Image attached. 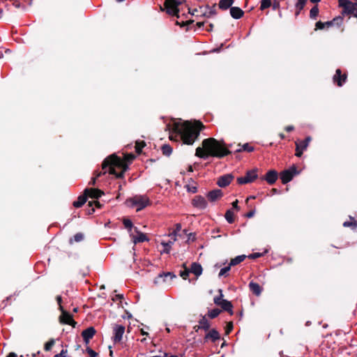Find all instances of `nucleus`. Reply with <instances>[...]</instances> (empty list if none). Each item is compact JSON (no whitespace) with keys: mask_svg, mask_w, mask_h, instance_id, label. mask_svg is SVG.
Masks as SVG:
<instances>
[{"mask_svg":"<svg viewBox=\"0 0 357 357\" xmlns=\"http://www.w3.org/2000/svg\"><path fill=\"white\" fill-rule=\"evenodd\" d=\"M261 256V253L256 252V253L251 254L250 255L248 256V257L251 258V259H255V258L259 257Z\"/></svg>","mask_w":357,"mask_h":357,"instance_id":"nucleus-53","label":"nucleus"},{"mask_svg":"<svg viewBox=\"0 0 357 357\" xmlns=\"http://www.w3.org/2000/svg\"><path fill=\"white\" fill-rule=\"evenodd\" d=\"M219 306H220L223 310L229 312L230 314H233V305L230 301L225 300L220 303Z\"/></svg>","mask_w":357,"mask_h":357,"instance_id":"nucleus-25","label":"nucleus"},{"mask_svg":"<svg viewBox=\"0 0 357 357\" xmlns=\"http://www.w3.org/2000/svg\"><path fill=\"white\" fill-rule=\"evenodd\" d=\"M324 24H326V27H330V26L334 25L333 20L326 22H324Z\"/></svg>","mask_w":357,"mask_h":357,"instance_id":"nucleus-57","label":"nucleus"},{"mask_svg":"<svg viewBox=\"0 0 357 357\" xmlns=\"http://www.w3.org/2000/svg\"><path fill=\"white\" fill-rule=\"evenodd\" d=\"M244 151L247 152H252L254 151V147L246 143L242 146V149H239L238 151Z\"/></svg>","mask_w":357,"mask_h":357,"instance_id":"nucleus-40","label":"nucleus"},{"mask_svg":"<svg viewBox=\"0 0 357 357\" xmlns=\"http://www.w3.org/2000/svg\"><path fill=\"white\" fill-rule=\"evenodd\" d=\"M238 200H236L235 202H234L232 203V206H233V208H236V209H237V210H238Z\"/></svg>","mask_w":357,"mask_h":357,"instance_id":"nucleus-58","label":"nucleus"},{"mask_svg":"<svg viewBox=\"0 0 357 357\" xmlns=\"http://www.w3.org/2000/svg\"><path fill=\"white\" fill-rule=\"evenodd\" d=\"M192 204L193 206L198 208L199 209H204L207 207L208 205L205 198L202 196L195 197V198L192 199Z\"/></svg>","mask_w":357,"mask_h":357,"instance_id":"nucleus-14","label":"nucleus"},{"mask_svg":"<svg viewBox=\"0 0 357 357\" xmlns=\"http://www.w3.org/2000/svg\"><path fill=\"white\" fill-rule=\"evenodd\" d=\"M169 236H173V240H169L167 241H161L160 243L164 248L163 250L161 251V253L169 254L170 252L172 245L176 241V231H172L169 234Z\"/></svg>","mask_w":357,"mask_h":357,"instance_id":"nucleus-10","label":"nucleus"},{"mask_svg":"<svg viewBox=\"0 0 357 357\" xmlns=\"http://www.w3.org/2000/svg\"><path fill=\"white\" fill-rule=\"evenodd\" d=\"M220 338V333L215 329H211L206 335L205 340H211V342H215Z\"/></svg>","mask_w":357,"mask_h":357,"instance_id":"nucleus-19","label":"nucleus"},{"mask_svg":"<svg viewBox=\"0 0 357 357\" xmlns=\"http://www.w3.org/2000/svg\"><path fill=\"white\" fill-rule=\"evenodd\" d=\"M159 277L164 278V281H165V279L167 277H169L170 279H173V278H176V275L172 272H167V273H162L160 274Z\"/></svg>","mask_w":357,"mask_h":357,"instance_id":"nucleus-42","label":"nucleus"},{"mask_svg":"<svg viewBox=\"0 0 357 357\" xmlns=\"http://www.w3.org/2000/svg\"><path fill=\"white\" fill-rule=\"evenodd\" d=\"M220 312L221 310H219L218 308H215L208 311V316L211 319H214L220 314Z\"/></svg>","mask_w":357,"mask_h":357,"instance_id":"nucleus-34","label":"nucleus"},{"mask_svg":"<svg viewBox=\"0 0 357 357\" xmlns=\"http://www.w3.org/2000/svg\"><path fill=\"white\" fill-rule=\"evenodd\" d=\"M296 174V168L293 166L289 169L284 170L280 173V179L283 184L291 181L294 176Z\"/></svg>","mask_w":357,"mask_h":357,"instance_id":"nucleus-8","label":"nucleus"},{"mask_svg":"<svg viewBox=\"0 0 357 357\" xmlns=\"http://www.w3.org/2000/svg\"><path fill=\"white\" fill-rule=\"evenodd\" d=\"M215 4H214L212 7H210L208 6H206V8L208 9V12H206L204 15V16L207 17H211L212 15H214L216 14V11H215Z\"/></svg>","mask_w":357,"mask_h":357,"instance_id":"nucleus-33","label":"nucleus"},{"mask_svg":"<svg viewBox=\"0 0 357 357\" xmlns=\"http://www.w3.org/2000/svg\"><path fill=\"white\" fill-rule=\"evenodd\" d=\"M219 292H220V296H215L214 298H213V302L215 305H219L220 304L221 302L224 301L225 299H222V297H223V294H222V289H219Z\"/></svg>","mask_w":357,"mask_h":357,"instance_id":"nucleus-39","label":"nucleus"},{"mask_svg":"<svg viewBox=\"0 0 357 357\" xmlns=\"http://www.w3.org/2000/svg\"><path fill=\"white\" fill-rule=\"evenodd\" d=\"M126 170V167L123 165V162L121 158L115 155H112L103 161L102 171L91 178L89 181V185H94L96 178L107 172H109V174L115 175L116 178H121L123 176Z\"/></svg>","mask_w":357,"mask_h":357,"instance_id":"nucleus-3","label":"nucleus"},{"mask_svg":"<svg viewBox=\"0 0 357 357\" xmlns=\"http://www.w3.org/2000/svg\"><path fill=\"white\" fill-rule=\"evenodd\" d=\"M146 146V143L144 141H137L135 143V151L139 154L142 152V149Z\"/></svg>","mask_w":357,"mask_h":357,"instance_id":"nucleus-32","label":"nucleus"},{"mask_svg":"<svg viewBox=\"0 0 357 357\" xmlns=\"http://www.w3.org/2000/svg\"><path fill=\"white\" fill-rule=\"evenodd\" d=\"M231 266L230 264L227 266H225L222 268L220 269V273H219V276H222L224 275H225L231 268Z\"/></svg>","mask_w":357,"mask_h":357,"instance_id":"nucleus-45","label":"nucleus"},{"mask_svg":"<svg viewBox=\"0 0 357 357\" xmlns=\"http://www.w3.org/2000/svg\"><path fill=\"white\" fill-rule=\"evenodd\" d=\"M233 178L234 176L231 174L223 175L218 178L217 184L221 188H225L231 183Z\"/></svg>","mask_w":357,"mask_h":357,"instance_id":"nucleus-16","label":"nucleus"},{"mask_svg":"<svg viewBox=\"0 0 357 357\" xmlns=\"http://www.w3.org/2000/svg\"><path fill=\"white\" fill-rule=\"evenodd\" d=\"M343 226L344 227H357V222H356V221H353V222L346 221V222H344L343 223Z\"/></svg>","mask_w":357,"mask_h":357,"instance_id":"nucleus-46","label":"nucleus"},{"mask_svg":"<svg viewBox=\"0 0 357 357\" xmlns=\"http://www.w3.org/2000/svg\"><path fill=\"white\" fill-rule=\"evenodd\" d=\"M225 218L229 223H233L234 222V212L231 210H227L225 213Z\"/></svg>","mask_w":357,"mask_h":357,"instance_id":"nucleus-30","label":"nucleus"},{"mask_svg":"<svg viewBox=\"0 0 357 357\" xmlns=\"http://www.w3.org/2000/svg\"><path fill=\"white\" fill-rule=\"evenodd\" d=\"M181 229V226L180 224H176V229L174 231H176V234L178 233V231H179Z\"/></svg>","mask_w":357,"mask_h":357,"instance_id":"nucleus-59","label":"nucleus"},{"mask_svg":"<svg viewBox=\"0 0 357 357\" xmlns=\"http://www.w3.org/2000/svg\"><path fill=\"white\" fill-rule=\"evenodd\" d=\"M135 158V155H134L133 154H132V153H130V154H126V155H125V160H126V161H128V162H131V161H132V160H134V158Z\"/></svg>","mask_w":357,"mask_h":357,"instance_id":"nucleus-50","label":"nucleus"},{"mask_svg":"<svg viewBox=\"0 0 357 357\" xmlns=\"http://www.w3.org/2000/svg\"><path fill=\"white\" fill-rule=\"evenodd\" d=\"M161 150H162L163 155H167V156L170 155L172 153V148L168 144L162 145Z\"/></svg>","mask_w":357,"mask_h":357,"instance_id":"nucleus-31","label":"nucleus"},{"mask_svg":"<svg viewBox=\"0 0 357 357\" xmlns=\"http://www.w3.org/2000/svg\"><path fill=\"white\" fill-rule=\"evenodd\" d=\"M54 344V340H50V341L47 342L45 344L44 349L45 351H50L52 348L53 345Z\"/></svg>","mask_w":357,"mask_h":357,"instance_id":"nucleus-43","label":"nucleus"},{"mask_svg":"<svg viewBox=\"0 0 357 357\" xmlns=\"http://www.w3.org/2000/svg\"><path fill=\"white\" fill-rule=\"evenodd\" d=\"M125 333V327L122 325H115L113 327V341L114 343L120 342L122 340L123 335Z\"/></svg>","mask_w":357,"mask_h":357,"instance_id":"nucleus-9","label":"nucleus"},{"mask_svg":"<svg viewBox=\"0 0 357 357\" xmlns=\"http://www.w3.org/2000/svg\"><path fill=\"white\" fill-rule=\"evenodd\" d=\"M181 3L178 0H165V7L167 13L170 15L178 17L179 9L178 7Z\"/></svg>","mask_w":357,"mask_h":357,"instance_id":"nucleus-5","label":"nucleus"},{"mask_svg":"<svg viewBox=\"0 0 357 357\" xmlns=\"http://www.w3.org/2000/svg\"><path fill=\"white\" fill-rule=\"evenodd\" d=\"M244 12L239 7H231L230 15L234 19H240L243 16Z\"/></svg>","mask_w":357,"mask_h":357,"instance_id":"nucleus-21","label":"nucleus"},{"mask_svg":"<svg viewBox=\"0 0 357 357\" xmlns=\"http://www.w3.org/2000/svg\"><path fill=\"white\" fill-rule=\"evenodd\" d=\"M258 175L256 169H252L248 171L244 176H241L237 178V183L240 185H243L246 183H250L253 182L257 178Z\"/></svg>","mask_w":357,"mask_h":357,"instance_id":"nucleus-7","label":"nucleus"},{"mask_svg":"<svg viewBox=\"0 0 357 357\" xmlns=\"http://www.w3.org/2000/svg\"><path fill=\"white\" fill-rule=\"evenodd\" d=\"M319 15V8L317 6L312 7L310 11V17L312 19H316Z\"/></svg>","mask_w":357,"mask_h":357,"instance_id":"nucleus-36","label":"nucleus"},{"mask_svg":"<svg viewBox=\"0 0 357 357\" xmlns=\"http://www.w3.org/2000/svg\"><path fill=\"white\" fill-rule=\"evenodd\" d=\"M84 194L86 197H89L93 199H98L100 197L104 194V192L97 188H86L84 190Z\"/></svg>","mask_w":357,"mask_h":357,"instance_id":"nucleus-13","label":"nucleus"},{"mask_svg":"<svg viewBox=\"0 0 357 357\" xmlns=\"http://www.w3.org/2000/svg\"><path fill=\"white\" fill-rule=\"evenodd\" d=\"M234 2V0H220L218 6L221 10H227L231 8Z\"/></svg>","mask_w":357,"mask_h":357,"instance_id":"nucleus-26","label":"nucleus"},{"mask_svg":"<svg viewBox=\"0 0 357 357\" xmlns=\"http://www.w3.org/2000/svg\"><path fill=\"white\" fill-rule=\"evenodd\" d=\"M96 333V331L93 327H89L86 328V330H84L82 333V336L83 337V340L86 343L89 342L91 339L94 336Z\"/></svg>","mask_w":357,"mask_h":357,"instance_id":"nucleus-17","label":"nucleus"},{"mask_svg":"<svg viewBox=\"0 0 357 357\" xmlns=\"http://www.w3.org/2000/svg\"><path fill=\"white\" fill-rule=\"evenodd\" d=\"M223 195V193L221 190L216 189L210 191L207 194V197L211 202H215V200L220 199Z\"/></svg>","mask_w":357,"mask_h":357,"instance_id":"nucleus-18","label":"nucleus"},{"mask_svg":"<svg viewBox=\"0 0 357 357\" xmlns=\"http://www.w3.org/2000/svg\"><path fill=\"white\" fill-rule=\"evenodd\" d=\"M7 357H17V355L15 353L11 352L7 356Z\"/></svg>","mask_w":357,"mask_h":357,"instance_id":"nucleus-61","label":"nucleus"},{"mask_svg":"<svg viewBox=\"0 0 357 357\" xmlns=\"http://www.w3.org/2000/svg\"><path fill=\"white\" fill-rule=\"evenodd\" d=\"M347 78V75L346 73H342L340 69H337L333 79L334 83H335L338 86H342L346 82Z\"/></svg>","mask_w":357,"mask_h":357,"instance_id":"nucleus-12","label":"nucleus"},{"mask_svg":"<svg viewBox=\"0 0 357 357\" xmlns=\"http://www.w3.org/2000/svg\"><path fill=\"white\" fill-rule=\"evenodd\" d=\"M197 25L198 27H202L204 26V22H197Z\"/></svg>","mask_w":357,"mask_h":357,"instance_id":"nucleus-64","label":"nucleus"},{"mask_svg":"<svg viewBox=\"0 0 357 357\" xmlns=\"http://www.w3.org/2000/svg\"><path fill=\"white\" fill-rule=\"evenodd\" d=\"M315 26L317 29H323L326 27V24H324V22L319 21L316 23Z\"/></svg>","mask_w":357,"mask_h":357,"instance_id":"nucleus-49","label":"nucleus"},{"mask_svg":"<svg viewBox=\"0 0 357 357\" xmlns=\"http://www.w3.org/2000/svg\"><path fill=\"white\" fill-rule=\"evenodd\" d=\"M59 310L61 312V314L59 317L60 323L75 327L77 323L74 321L72 314L65 310L62 305H60Z\"/></svg>","mask_w":357,"mask_h":357,"instance_id":"nucleus-6","label":"nucleus"},{"mask_svg":"<svg viewBox=\"0 0 357 357\" xmlns=\"http://www.w3.org/2000/svg\"><path fill=\"white\" fill-rule=\"evenodd\" d=\"M67 351L62 350L59 354L54 355V357H66Z\"/></svg>","mask_w":357,"mask_h":357,"instance_id":"nucleus-52","label":"nucleus"},{"mask_svg":"<svg viewBox=\"0 0 357 357\" xmlns=\"http://www.w3.org/2000/svg\"><path fill=\"white\" fill-rule=\"evenodd\" d=\"M89 204L90 206H92L93 204H94L96 206V207H97V208H100V206H101V204H100V202L98 201L90 202L89 203Z\"/></svg>","mask_w":357,"mask_h":357,"instance_id":"nucleus-54","label":"nucleus"},{"mask_svg":"<svg viewBox=\"0 0 357 357\" xmlns=\"http://www.w3.org/2000/svg\"><path fill=\"white\" fill-rule=\"evenodd\" d=\"M190 272L193 273L197 278L200 276L202 274V267L201 264L197 262H193L191 264L190 268L189 269Z\"/></svg>","mask_w":357,"mask_h":357,"instance_id":"nucleus-20","label":"nucleus"},{"mask_svg":"<svg viewBox=\"0 0 357 357\" xmlns=\"http://www.w3.org/2000/svg\"><path fill=\"white\" fill-rule=\"evenodd\" d=\"M84 239V235L82 233H77L73 236V240L75 242H80Z\"/></svg>","mask_w":357,"mask_h":357,"instance_id":"nucleus-44","label":"nucleus"},{"mask_svg":"<svg viewBox=\"0 0 357 357\" xmlns=\"http://www.w3.org/2000/svg\"><path fill=\"white\" fill-rule=\"evenodd\" d=\"M271 6V0H261L260 10H264Z\"/></svg>","mask_w":357,"mask_h":357,"instance_id":"nucleus-37","label":"nucleus"},{"mask_svg":"<svg viewBox=\"0 0 357 357\" xmlns=\"http://www.w3.org/2000/svg\"><path fill=\"white\" fill-rule=\"evenodd\" d=\"M307 0H297L295 3V15L297 17L304 8Z\"/></svg>","mask_w":357,"mask_h":357,"instance_id":"nucleus-23","label":"nucleus"},{"mask_svg":"<svg viewBox=\"0 0 357 357\" xmlns=\"http://www.w3.org/2000/svg\"><path fill=\"white\" fill-rule=\"evenodd\" d=\"M131 205L136 207L137 211H141L151 204V202L146 195H135L130 199Z\"/></svg>","mask_w":357,"mask_h":357,"instance_id":"nucleus-4","label":"nucleus"},{"mask_svg":"<svg viewBox=\"0 0 357 357\" xmlns=\"http://www.w3.org/2000/svg\"><path fill=\"white\" fill-rule=\"evenodd\" d=\"M183 267L184 268L183 271H180V276L183 279L186 280L189 275L190 270L187 268L185 264H183Z\"/></svg>","mask_w":357,"mask_h":357,"instance_id":"nucleus-35","label":"nucleus"},{"mask_svg":"<svg viewBox=\"0 0 357 357\" xmlns=\"http://www.w3.org/2000/svg\"><path fill=\"white\" fill-rule=\"evenodd\" d=\"M135 229L137 234L134 235L132 234H130V237L134 244L136 245L139 243H143L149 241V238L147 237L146 234L138 231L137 228H135Z\"/></svg>","mask_w":357,"mask_h":357,"instance_id":"nucleus-11","label":"nucleus"},{"mask_svg":"<svg viewBox=\"0 0 357 357\" xmlns=\"http://www.w3.org/2000/svg\"><path fill=\"white\" fill-rule=\"evenodd\" d=\"M199 328L204 329V331H208L210 328V324L208 319L203 317L199 321Z\"/></svg>","mask_w":357,"mask_h":357,"instance_id":"nucleus-28","label":"nucleus"},{"mask_svg":"<svg viewBox=\"0 0 357 357\" xmlns=\"http://www.w3.org/2000/svg\"><path fill=\"white\" fill-rule=\"evenodd\" d=\"M232 330H233V323L232 322L227 323L226 328H225V333L227 335H228L231 332Z\"/></svg>","mask_w":357,"mask_h":357,"instance_id":"nucleus-47","label":"nucleus"},{"mask_svg":"<svg viewBox=\"0 0 357 357\" xmlns=\"http://www.w3.org/2000/svg\"><path fill=\"white\" fill-rule=\"evenodd\" d=\"M253 215H254V211H250V212H249V213L247 214V217H248V218H251V217H252V216H253Z\"/></svg>","mask_w":357,"mask_h":357,"instance_id":"nucleus-62","label":"nucleus"},{"mask_svg":"<svg viewBox=\"0 0 357 357\" xmlns=\"http://www.w3.org/2000/svg\"><path fill=\"white\" fill-rule=\"evenodd\" d=\"M123 223L124 227L126 229H128L129 231H131V229L132 228V221L130 220H129V219H123Z\"/></svg>","mask_w":357,"mask_h":357,"instance_id":"nucleus-41","label":"nucleus"},{"mask_svg":"<svg viewBox=\"0 0 357 357\" xmlns=\"http://www.w3.org/2000/svg\"><path fill=\"white\" fill-rule=\"evenodd\" d=\"M310 141L311 137H307L304 140L296 142V146H299L301 150L305 151L307 149Z\"/></svg>","mask_w":357,"mask_h":357,"instance_id":"nucleus-24","label":"nucleus"},{"mask_svg":"<svg viewBox=\"0 0 357 357\" xmlns=\"http://www.w3.org/2000/svg\"><path fill=\"white\" fill-rule=\"evenodd\" d=\"M304 151L301 150L299 146H296V153L295 155L297 157H301Z\"/></svg>","mask_w":357,"mask_h":357,"instance_id":"nucleus-51","label":"nucleus"},{"mask_svg":"<svg viewBox=\"0 0 357 357\" xmlns=\"http://www.w3.org/2000/svg\"><path fill=\"white\" fill-rule=\"evenodd\" d=\"M343 16L344 15H340V16H337V17L333 18V22L334 25L340 26L343 24V21H344Z\"/></svg>","mask_w":357,"mask_h":357,"instance_id":"nucleus-38","label":"nucleus"},{"mask_svg":"<svg viewBox=\"0 0 357 357\" xmlns=\"http://www.w3.org/2000/svg\"><path fill=\"white\" fill-rule=\"evenodd\" d=\"M271 195H275V194H278L280 192V191L278 190H277L276 188H273L271 191Z\"/></svg>","mask_w":357,"mask_h":357,"instance_id":"nucleus-60","label":"nucleus"},{"mask_svg":"<svg viewBox=\"0 0 357 357\" xmlns=\"http://www.w3.org/2000/svg\"><path fill=\"white\" fill-rule=\"evenodd\" d=\"M202 147H197L195 155L207 159L209 157L222 158L231 153L230 146L227 145L224 140H218L213 137L204 139L202 143Z\"/></svg>","mask_w":357,"mask_h":357,"instance_id":"nucleus-2","label":"nucleus"},{"mask_svg":"<svg viewBox=\"0 0 357 357\" xmlns=\"http://www.w3.org/2000/svg\"><path fill=\"white\" fill-rule=\"evenodd\" d=\"M245 258H246V256L244 255H238V256L236 257L235 258L232 259L230 261L229 264H230V266H236V265L240 264L241 262H242Z\"/></svg>","mask_w":357,"mask_h":357,"instance_id":"nucleus-29","label":"nucleus"},{"mask_svg":"<svg viewBox=\"0 0 357 357\" xmlns=\"http://www.w3.org/2000/svg\"><path fill=\"white\" fill-rule=\"evenodd\" d=\"M204 128L202 122L185 121L181 125L175 126L174 130L169 135L172 141L181 140L183 144L192 145L198 138L200 131Z\"/></svg>","mask_w":357,"mask_h":357,"instance_id":"nucleus-1","label":"nucleus"},{"mask_svg":"<svg viewBox=\"0 0 357 357\" xmlns=\"http://www.w3.org/2000/svg\"><path fill=\"white\" fill-rule=\"evenodd\" d=\"M56 301L58 303V305H59V308L60 307V305H61V302H62V298L61 296H58L56 297Z\"/></svg>","mask_w":357,"mask_h":357,"instance_id":"nucleus-55","label":"nucleus"},{"mask_svg":"<svg viewBox=\"0 0 357 357\" xmlns=\"http://www.w3.org/2000/svg\"><path fill=\"white\" fill-rule=\"evenodd\" d=\"M86 198L87 197H86L85 194H84L83 195H80L77 198V200H76L73 202V206L75 208L81 207L86 202Z\"/></svg>","mask_w":357,"mask_h":357,"instance_id":"nucleus-27","label":"nucleus"},{"mask_svg":"<svg viewBox=\"0 0 357 357\" xmlns=\"http://www.w3.org/2000/svg\"><path fill=\"white\" fill-rule=\"evenodd\" d=\"M249 288L250 290L252 292V294L257 296H259L262 291V288L261 287V286L259 284L254 282H250L249 283Z\"/></svg>","mask_w":357,"mask_h":357,"instance_id":"nucleus-22","label":"nucleus"},{"mask_svg":"<svg viewBox=\"0 0 357 357\" xmlns=\"http://www.w3.org/2000/svg\"><path fill=\"white\" fill-rule=\"evenodd\" d=\"M86 352L88 353L90 357H97L98 356L97 353L91 348H87Z\"/></svg>","mask_w":357,"mask_h":357,"instance_id":"nucleus-48","label":"nucleus"},{"mask_svg":"<svg viewBox=\"0 0 357 357\" xmlns=\"http://www.w3.org/2000/svg\"><path fill=\"white\" fill-rule=\"evenodd\" d=\"M164 357H178V356L176 355H171V356H168V354L165 353L164 354Z\"/></svg>","mask_w":357,"mask_h":357,"instance_id":"nucleus-63","label":"nucleus"},{"mask_svg":"<svg viewBox=\"0 0 357 357\" xmlns=\"http://www.w3.org/2000/svg\"><path fill=\"white\" fill-rule=\"evenodd\" d=\"M278 178V172L275 170L271 169L266 172L263 179H264L268 184L273 185L275 183Z\"/></svg>","mask_w":357,"mask_h":357,"instance_id":"nucleus-15","label":"nucleus"},{"mask_svg":"<svg viewBox=\"0 0 357 357\" xmlns=\"http://www.w3.org/2000/svg\"><path fill=\"white\" fill-rule=\"evenodd\" d=\"M284 129H285L286 131L290 132V131L294 130V127L293 126H288L285 127Z\"/></svg>","mask_w":357,"mask_h":357,"instance_id":"nucleus-56","label":"nucleus"}]
</instances>
